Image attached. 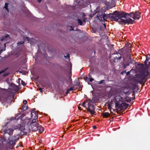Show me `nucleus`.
<instances>
[{
	"label": "nucleus",
	"mask_w": 150,
	"mask_h": 150,
	"mask_svg": "<svg viewBox=\"0 0 150 150\" xmlns=\"http://www.w3.org/2000/svg\"><path fill=\"white\" fill-rule=\"evenodd\" d=\"M17 127V129L20 130L21 132H23L25 130L24 126L21 124H18Z\"/></svg>",
	"instance_id": "10"
},
{
	"label": "nucleus",
	"mask_w": 150,
	"mask_h": 150,
	"mask_svg": "<svg viewBox=\"0 0 150 150\" xmlns=\"http://www.w3.org/2000/svg\"><path fill=\"white\" fill-rule=\"evenodd\" d=\"M128 57L129 58V61H131L132 59L130 54H129L128 55Z\"/></svg>",
	"instance_id": "30"
},
{
	"label": "nucleus",
	"mask_w": 150,
	"mask_h": 150,
	"mask_svg": "<svg viewBox=\"0 0 150 150\" xmlns=\"http://www.w3.org/2000/svg\"><path fill=\"white\" fill-rule=\"evenodd\" d=\"M19 79V80L20 79L21 80V79Z\"/></svg>",
	"instance_id": "56"
},
{
	"label": "nucleus",
	"mask_w": 150,
	"mask_h": 150,
	"mask_svg": "<svg viewBox=\"0 0 150 150\" xmlns=\"http://www.w3.org/2000/svg\"><path fill=\"white\" fill-rule=\"evenodd\" d=\"M9 35L8 34H7L5 36V39H6V38H8V37H9Z\"/></svg>",
	"instance_id": "40"
},
{
	"label": "nucleus",
	"mask_w": 150,
	"mask_h": 150,
	"mask_svg": "<svg viewBox=\"0 0 150 150\" xmlns=\"http://www.w3.org/2000/svg\"><path fill=\"white\" fill-rule=\"evenodd\" d=\"M84 80H85V81H87L88 82V81H87V80L88 79V77H87V76L85 77L84 78Z\"/></svg>",
	"instance_id": "37"
},
{
	"label": "nucleus",
	"mask_w": 150,
	"mask_h": 150,
	"mask_svg": "<svg viewBox=\"0 0 150 150\" xmlns=\"http://www.w3.org/2000/svg\"><path fill=\"white\" fill-rule=\"evenodd\" d=\"M128 62H129L128 63H129V64H134L135 62L134 60H131V61H129Z\"/></svg>",
	"instance_id": "28"
},
{
	"label": "nucleus",
	"mask_w": 150,
	"mask_h": 150,
	"mask_svg": "<svg viewBox=\"0 0 150 150\" xmlns=\"http://www.w3.org/2000/svg\"><path fill=\"white\" fill-rule=\"evenodd\" d=\"M87 102V101H85L83 103H82L81 104V103L79 104V105H81L83 106L84 108H86V106L85 105V104L86 102Z\"/></svg>",
	"instance_id": "24"
},
{
	"label": "nucleus",
	"mask_w": 150,
	"mask_h": 150,
	"mask_svg": "<svg viewBox=\"0 0 150 150\" xmlns=\"http://www.w3.org/2000/svg\"><path fill=\"white\" fill-rule=\"evenodd\" d=\"M38 130L39 132L40 133H42L44 130V128L42 126H40L39 125Z\"/></svg>",
	"instance_id": "15"
},
{
	"label": "nucleus",
	"mask_w": 150,
	"mask_h": 150,
	"mask_svg": "<svg viewBox=\"0 0 150 150\" xmlns=\"http://www.w3.org/2000/svg\"><path fill=\"white\" fill-rule=\"evenodd\" d=\"M74 90H75V89L74 86H73L72 87H71L70 88L68 89L67 90L66 93V94H68L70 91H72Z\"/></svg>",
	"instance_id": "16"
},
{
	"label": "nucleus",
	"mask_w": 150,
	"mask_h": 150,
	"mask_svg": "<svg viewBox=\"0 0 150 150\" xmlns=\"http://www.w3.org/2000/svg\"><path fill=\"white\" fill-rule=\"evenodd\" d=\"M127 13H125L124 12H118V16L119 20L120 19H122V18H126V15H127Z\"/></svg>",
	"instance_id": "7"
},
{
	"label": "nucleus",
	"mask_w": 150,
	"mask_h": 150,
	"mask_svg": "<svg viewBox=\"0 0 150 150\" xmlns=\"http://www.w3.org/2000/svg\"><path fill=\"white\" fill-rule=\"evenodd\" d=\"M129 63H127V64H125L124 65V67L125 68L127 66H129Z\"/></svg>",
	"instance_id": "33"
},
{
	"label": "nucleus",
	"mask_w": 150,
	"mask_h": 150,
	"mask_svg": "<svg viewBox=\"0 0 150 150\" xmlns=\"http://www.w3.org/2000/svg\"><path fill=\"white\" fill-rule=\"evenodd\" d=\"M116 54H119L120 55V57H118V56H116L114 58V59H120L122 58V55L121 54L119 53H117Z\"/></svg>",
	"instance_id": "17"
},
{
	"label": "nucleus",
	"mask_w": 150,
	"mask_h": 150,
	"mask_svg": "<svg viewBox=\"0 0 150 150\" xmlns=\"http://www.w3.org/2000/svg\"><path fill=\"white\" fill-rule=\"evenodd\" d=\"M22 117H24L25 115L24 114H22Z\"/></svg>",
	"instance_id": "44"
},
{
	"label": "nucleus",
	"mask_w": 150,
	"mask_h": 150,
	"mask_svg": "<svg viewBox=\"0 0 150 150\" xmlns=\"http://www.w3.org/2000/svg\"><path fill=\"white\" fill-rule=\"evenodd\" d=\"M104 28H106V25L105 24H103Z\"/></svg>",
	"instance_id": "45"
},
{
	"label": "nucleus",
	"mask_w": 150,
	"mask_h": 150,
	"mask_svg": "<svg viewBox=\"0 0 150 150\" xmlns=\"http://www.w3.org/2000/svg\"><path fill=\"white\" fill-rule=\"evenodd\" d=\"M101 115L102 116L105 118H107L110 116L109 113L107 112H103L102 113Z\"/></svg>",
	"instance_id": "13"
},
{
	"label": "nucleus",
	"mask_w": 150,
	"mask_h": 150,
	"mask_svg": "<svg viewBox=\"0 0 150 150\" xmlns=\"http://www.w3.org/2000/svg\"><path fill=\"white\" fill-rule=\"evenodd\" d=\"M127 14L126 15V18L128 17H130L134 19V12H132L129 13H127Z\"/></svg>",
	"instance_id": "14"
},
{
	"label": "nucleus",
	"mask_w": 150,
	"mask_h": 150,
	"mask_svg": "<svg viewBox=\"0 0 150 150\" xmlns=\"http://www.w3.org/2000/svg\"><path fill=\"white\" fill-rule=\"evenodd\" d=\"M71 30H74V29H73V28H72Z\"/></svg>",
	"instance_id": "53"
},
{
	"label": "nucleus",
	"mask_w": 150,
	"mask_h": 150,
	"mask_svg": "<svg viewBox=\"0 0 150 150\" xmlns=\"http://www.w3.org/2000/svg\"><path fill=\"white\" fill-rule=\"evenodd\" d=\"M39 90L41 92H43V90L42 88H39Z\"/></svg>",
	"instance_id": "38"
},
{
	"label": "nucleus",
	"mask_w": 150,
	"mask_h": 150,
	"mask_svg": "<svg viewBox=\"0 0 150 150\" xmlns=\"http://www.w3.org/2000/svg\"><path fill=\"white\" fill-rule=\"evenodd\" d=\"M83 21H84V22H85V20H83Z\"/></svg>",
	"instance_id": "57"
},
{
	"label": "nucleus",
	"mask_w": 150,
	"mask_h": 150,
	"mask_svg": "<svg viewBox=\"0 0 150 150\" xmlns=\"http://www.w3.org/2000/svg\"><path fill=\"white\" fill-rule=\"evenodd\" d=\"M78 109H79V110H81V107H78Z\"/></svg>",
	"instance_id": "46"
},
{
	"label": "nucleus",
	"mask_w": 150,
	"mask_h": 150,
	"mask_svg": "<svg viewBox=\"0 0 150 150\" xmlns=\"http://www.w3.org/2000/svg\"><path fill=\"white\" fill-rule=\"evenodd\" d=\"M9 74V73H6L5 74H3V76L4 77H5L7 76H8Z\"/></svg>",
	"instance_id": "32"
},
{
	"label": "nucleus",
	"mask_w": 150,
	"mask_h": 150,
	"mask_svg": "<svg viewBox=\"0 0 150 150\" xmlns=\"http://www.w3.org/2000/svg\"><path fill=\"white\" fill-rule=\"evenodd\" d=\"M39 125L38 123L30 125L32 131L35 132L38 130Z\"/></svg>",
	"instance_id": "8"
},
{
	"label": "nucleus",
	"mask_w": 150,
	"mask_h": 150,
	"mask_svg": "<svg viewBox=\"0 0 150 150\" xmlns=\"http://www.w3.org/2000/svg\"><path fill=\"white\" fill-rule=\"evenodd\" d=\"M111 13H110L109 14H104V19H106L108 18L109 17H110V16H109L110 15H111Z\"/></svg>",
	"instance_id": "18"
},
{
	"label": "nucleus",
	"mask_w": 150,
	"mask_h": 150,
	"mask_svg": "<svg viewBox=\"0 0 150 150\" xmlns=\"http://www.w3.org/2000/svg\"><path fill=\"white\" fill-rule=\"evenodd\" d=\"M21 134H22V135H24V134H23V133L22 134V132H21Z\"/></svg>",
	"instance_id": "51"
},
{
	"label": "nucleus",
	"mask_w": 150,
	"mask_h": 150,
	"mask_svg": "<svg viewBox=\"0 0 150 150\" xmlns=\"http://www.w3.org/2000/svg\"><path fill=\"white\" fill-rule=\"evenodd\" d=\"M13 130L12 129L7 128L4 131V134H3V138L4 139L6 140L7 137L6 135L8 134L9 136L8 138V144L11 146V149H13L16 144V141L19 139V136H12L10 137V136L12 135L13 133Z\"/></svg>",
	"instance_id": "2"
},
{
	"label": "nucleus",
	"mask_w": 150,
	"mask_h": 150,
	"mask_svg": "<svg viewBox=\"0 0 150 150\" xmlns=\"http://www.w3.org/2000/svg\"><path fill=\"white\" fill-rule=\"evenodd\" d=\"M8 69V67L5 68L4 70H2L0 71V74L5 72Z\"/></svg>",
	"instance_id": "26"
},
{
	"label": "nucleus",
	"mask_w": 150,
	"mask_h": 150,
	"mask_svg": "<svg viewBox=\"0 0 150 150\" xmlns=\"http://www.w3.org/2000/svg\"><path fill=\"white\" fill-rule=\"evenodd\" d=\"M111 16L110 17V19L112 21L118 22L120 24V22H119V18L118 16V11H115L113 12V13H111Z\"/></svg>",
	"instance_id": "4"
},
{
	"label": "nucleus",
	"mask_w": 150,
	"mask_h": 150,
	"mask_svg": "<svg viewBox=\"0 0 150 150\" xmlns=\"http://www.w3.org/2000/svg\"><path fill=\"white\" fill-rule=\"evenodd\" d=\"M134 19H139L141 17V13L137 11L134 13Z\"/></svg>",
	"instance_id": "9"
},
{
	"label": "nucleus",
	"mask_w": 150,
	"mask_h": 150,
	"mask_svg": "<svg viewBox=\"0 0 150 150\" xmlns=\"http://www.w3.org/2000/svg\"><path fill=\"white\" fill-rule=\"evenodd\" d=\"M76 86H79V87L81 86L79 82H77V83L75 85Z\"/></svg>",
	"instance_id": "31"
},
{
	"label": "nucleus",
	"mask_w": 150,
	"mask_h": 150,
	"mask_svg": "<svg viewBox=\"0 0 150 150\" xmlns=\"http://www.w3.org/2000/svg\"><path fill=\"white\" fill-rule=\"evenodd\" d=\"M126 19H120L119 21V22L122 23L124 24H132L134 21V20H132L130 18H127Z\"/></svg>",
	"instance_id": "6"
},
{
	"label": "nucleus",
	"mask_w": 150,
	"mask_h": 150,
	"mask_svg": "<svg viewBox=\"0 0 150 150\" xmlns=\"http://www.w3.org/2000/svg\"><path fill=\"white\" fill-rule=\"evenodd\" d=\"M141 69L139 73L137 74L136 80L140 84H142L144 80H146L147 77L150 75L148 69L150 67V54H149L146 56V59L144 64H141Z\"/></svg>",
	"instance_id": "1"
},
{
	"label": "nucleus",
	"mask_w": 150,
	"mask_h": 150,
	"mask_svg": "<svg viewBox=\"0 0 150 150\" xmlns=\"http://www.w3.org/2000/svg\"><path fill=\"white\" fill-rule=\"evenodd\" d=\"M93 128L94 129H95L96 128V126H93Z\"/></svg>",
	"instance_id": "42"
},
{
	"label": "nucleus",
	"mask_w": 150,
	"mask_h": 150,
	"mask_svg": "<svg viewBox=\"0 0 150 150\" xmlns=\"http://www.w3.org/2000/svg\"><path fill=\"white\" fill-rule=\"evenodd\" d=\"M28 108V106L25 105H23L21 108V110L23 111H24Z\"/></svg>",
	"instance_id": "19"
},
{
	"label": "nucleus",
	"mask_w": 150,
	"mask_h": 150,
	"mask_svg": "<svg viewBox=\"0 0 150 150\" xmlns=\"http://www.w3.org/2000/svg\"><path fill=\"white\" fill-rule=\"evenodd\" d=\"M135 99V97H134V98H132V99H133V100H134Z\"/></svg>",
	"instance_id": "50"
},
{
	"label": "nucleus",
	"mask_w": 150,
	"mask_h": 150,
	"mask_svg": "<svg viewBox=\"0 0 150 150\" xmlns=\"http://www.w3.org/2000/svg\"><path fill=\"white\" fill-rule=\"evenodd\" d=\"M21 83L23 86H25L26 85L25 82L22 80H21Z\"/></svg>",
	"instance_id": "29"
},
{
	"label": "nucleus",
	"mask_w": 150,
	"mask_h": 150,
	"mask_svg": "<svg viewBox=\"0 0 150 150\" xmlns=\"http://www.w3.org/2000/svg\"><path fill=\"white\" fill-rule=\"evenodd\" d=\"M42 0H37V1L38 3H40L42 1Z\"/></svg>",
	"instance_id": "43"
},
{
	"label": "nucleus",
	"mask_w": 150,
	"mask_h": 150,
	"mask_svg": "<svg viewBox=\"0 0 150 150\" xmlns=\"http://www.w3.org/2000/svg\"><path fill=\"white\" fill-rule=\"evenodd\" d=\"M88 108H87V111L91 115H93L95 113V108L94 105L91 103V102L88 103Z\"/></svg>",
	"instance_id": "5"
},
{
	"label": "nucleus",
	"mask_w": 150,
	"mask_h": 150,
	"mask_svg": "<svg viewBox=\"0 0 150 150\" xmlns=\"http://www.w3.org/2000/svg\"><path fill=\"white\" fill-rule=\"evenodd\" d=\"M97 16L98 18L101 22H103L106 21L105 19H104V14L97 15Z\"/></svg>",
	"instance_id": "11"
},
{
	"label": "nucleus",
	"mask_w": 150,
	"mask_h": 150,
	"mask_svg": "<svg viewBox=\"0 0 150 150\" xmlns=\"http://www.w3.org/2000/svg\"><path fill=\"white\" fill-rule=\"evenodd\" d=\"M129 72H130L129 71H128L127 73V75H128V74H129Z\"/></svg>",
	"instance_id": "48"
},
{
	"label": "nucleus",
	"mask_w": 150,
	"mask_h": 150,
	"mask_svg": "<svg viewBox=\"0 0 150 150\" xmlns=\"http://www.w3.org/2000/svg\"><path fill=\"white\" fill-rule=\"evenodd\" d=\"M77 21H78V24L81 25H82L83 24V21L81 20L80 19H77Z\"/></svg>",
	"instance_id": "22"
},
{
	"label": "nucleus",
	"mask_w": 150,
	"mask_h": 150,
	"mask_svg": "<svg viewBox=\"0 0 150 150\" xmlns=\"http://www.w3.org/2000/svg\"><path fill=\"white\" fill-rule=\"evenodd\" d=\"M3 50L2 49L1 50H0V53H1L2 51Z\"/></svg>",
	"instance_id": "49"
},
{
	"label": "nucleus",
	"mask_w": 150,
	"mask_h": 150,
	"mask_svg": "<svg viewBox=\"0 0 150 150\" xmlns=\"http://www.w3.org/2000/svg\"><path fill=\"white\" fill-rule=\"evenodd\" d=\"M124 73H126V71H122V72H121V74H124Z\"/></svg>",
	"instance_id": "41"
},
{
	"label": "nucleus",
	"mask_w": 150,
	"mask_h": 150,
	"mask_svg": "<svg viewBox=\"0 0 150 150\" xmlns=\"http://www.w3.org/2000/svg\"><path fill=\"white\" fill-rule=\"evenodd\" d=\"M27 103V101L26 100H24L23 101V104L25 105Z\"/></svg>",
	"instance_id": "34"
},
{
	"label": "nucleus",
	"mask_w": 150,
	"mask_h": 150,
	"mask_svg": "<svg viewBox=\"0 0 150 150\" xmlns=\"http://www.w3.org/2000/svg\"><path fill=\"white\" fill-rule=\"evenodd\" d=\"M64 57L67 58H69V54H67V55L66 56H64Z\"/></svg>",
	"instance_id": "35"
},
{
	"label": "nucleus",
	"mask_w": 150,
	"mask_h": 150,
	"mask_svg": "<svg viewBox=\"0 0 150 150\" xmlns=\"http://www.w3.org/2000/svg\"><path fill=\"white\" fill-rule=\"evenodd\" d=\"M105 80H101L100 81H99L98 82V84H105Z\"/></svg>",
	"instance_id": "23"
},
{
	"label": "nucleus",
	"mask_w": 150,
	"mask_h": 150,
	"mask_svg": "<svg viewBox=\"0 0 150 150\" xmlns=\"http://www.w3.org/2000/svg\"><path fill=\"white\" fill-rule=\"evenodd\" d=\"M4 8L6 9V11L8 12L9 11L8 9V4L7 3H5V6L4 7Z\"/></svg>",
	"instance_id": "25"
},
{
	"label": "nucleus",
	"mask_w": 150,
	"mask_h": 150,
	"mask_svg": "<svg viewBox=\"0 0 150 150\" xmlns=\"http://www.w3.org/2000/svg\"><path fill=\"white\" fill-rule=\"evenodd\" d=\"M26 38H27V39H28V37H26Z\"/></svg>",
	"instance_id": "54"
},
{
	"label": "nucleus",
	"mask_w": 150,
	"mask_h": 150,
	"mask_svg": "<svg viewBox=\"0 0 150 150\" xmlns=\"http://www.w3.org/2000/svg\"><path fill=\"white\" fill-rule=\"evenodd\" d=\"M35 109L34 108L31 113L32 117L33 118L34 117V118L32 120V122L30 123V125L38 123V122H36V121L38 118V114H36V111H35Z\"/></svg>",
	"instance_id": "3"
},
{
	"label": "nucleus",
	"mask_w": 150,
	"mask_h": 150,
	"mask_svg": "<svg viewBox=\"0 0 150 150\" xmlns=\"http://www.w3.org/2000/svg\"><path fill=\"white\" fill-rule=\"evenodd\" d=\"M23 42H18L17 43V44H18V45H19L21 44H22L23 43Z\"/></svg>",
	"instance_id": "39"
},
{
	"label": "nucleus",
	"mask_w": 150,
	"mask_h": 150,
	"mask_svg": "<svg viewBox=\"0 0 150 150\" xmlns=\"http://www.w3.org/2000/svg\"><path fill=\"white\" fill-rule=\"evenodd\" d=\"M118 57H120V55H118Z\"/></svg>",
	"instance_id": "55"
},
{
	"label": "nucleus",
	"mask_w": 150,
	"mask_h": 150,
	"mask_svg": "<svg viewBox=\"0 0 150 150\" xmlns=\"http://www.w3.org/2000/svg\"><path fill=\"white\" fill-rule=\"evenodd\" d=\"M89 80L90 82H92V81L94 80L93 79L90 78H89Z\"/></svg>",
	"instance_id": "36"
},
{
	"label": "nucleus",
	"mask_w": 150,
	"mask_h": 150,
	"mask_svg": "<svg viewBox=\"0 0 150 150\" xmlns=\"http://www.w3.org/2000/svg\"><path fill=\"white\" fill-rule=\"evenodd\" d=\"M88 76L90 77L91 76H90V74H89L88 75Z\"/></svg>",
	"instance_id": "52"
},
{
	"label": "nucleus",
	"mask_w": 150,
	"mask_h": 150,
	"mask_svg": "<svg viewBox=\"0 0 150 150\" xmlns=\"http://www.w3.org/2000/svg\"><path fill=\"white\" fill-rule=\"evenodd\" d=\"M122 107H124L126 109L128 107L129 105L126 103H122Z\"/></svg>",
	"instance_id": "21"
},
{
	"label": "nucleus",
	"mask_w": 150,
	"mask_h": 150,
	"mask_svg": "<svg viewBox=\"0 0 150 150\" xmlns=\"http://www.w3.org/2000/svg\"><path fill=\"white\" fill-rule=\"evenodd\" d=\"M115 107H118L119 108L122 107V103L120 104L118 101L116 99H115Z\"/></svg>",
	"instance_id": "12"
},
{
	"label": "nucleus",
	"mask_w": 150,
	"mask_h": 150,
	"mask_svg": "<svg viewBox=\"0 0 150 150\" xmlns=\"http://www.w3.org/2000/svg\"><path fill=\"white\" fill-rule=\"evenodd\" d=\"M108 108L110 110V112L111 113L112 112L111 111V110L112 109V108L111 107V103H109L108 104Z\"/></svg>",
	"instance_id": "20"
},
{
	"label": "nucleus",
	"mask_w": 150,
	"mask_h": 150,
	"mask_svg": "<svg viewBox=\"0 0 150 150\" xmlns=\"http://www.w3.org/2000/svg\"><path fill=\"white\" fill-rule=\"evenodd\" d=\"M4 40V38H3L1 39V41H3Z\"/></svg>",
	"instance_id": "47"
},
{
	"label": "nucleus",
	"mask_w": 150,
	"mask_h": 150,
	"mask_svg": "<svg viewBox=\"0 0 150 150\" xmlns=\"http://www.w3.org/2000/svg\"><path fill=\"white\" fill-rule=\"evenodd\" d=\"M72 81L71 77H69L68 81L67 82H68L69 84H71L72 83Z\"/></svg>",
	"instance_id": "27"
}]
</instances>
